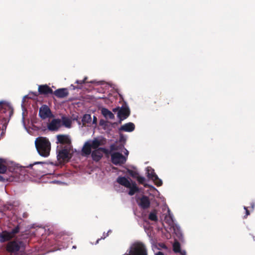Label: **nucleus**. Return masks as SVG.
I'll return each mask as SVG.
<instances>
[{
	"label": "nucleus",
	"mask_w": 255,
	"mask_h": 255,
	"mask_svg": "<svg viewBox=\"0 0 255 255\" xmlns=\"http://www.w3.org/2000/svg\"><path fill=\"white\" fill-rule=\"evenodd\" d=\"M115 145L113 144L110 146V150H108L105 148H98L95 149L92 152V156L93 159H100L105 156L107 158H109L111 155V159H126L128 158V151L125 148H123L122 152L124 154L118 152H114L115 150Z\"/></svg>",
	"instance_id": "obj_1"
},
{
	"label": "nucleus",
	"mask_w": 255,
	"mask_h": 255,
	"mask_svg": "<svg viewBox=\"0 0 255 255\" xmlns=\"http://www.w3.org/2000/svg\"><path fill=\"white\" fill-rule=\"evenodd\" d=\"M106 143V139L102 136L94 138L93 139L87 141L84 144L81 151V154L87 156L91 153V149H97L99 146L104 145Z\"/></svg>",
	"instance_id": "obj_2"
},
{
	"label": "nucleus",
	"mask_w": 255,
	"mask_h": 255,
	"mask_svg": "<svg viewBox=\"0 0 255 255\" xmlns=\"http://www.w3.org/2000/svg\"><path fill=\"white\" fill-rule=\"evenodd\" d=\"M56 152L57 159H70L74 155L80 153V151L73 149L72 146H63L62 145H57Z\"/></svg>",
	"instance_id": "obj_3"
},
{
	"label": "nucleus",
	"mask_w": 255,
	"mask_h": 255,
	"mask_svg": "<svg viewBox=\"0 0 255 255\" xmlns=\"http://www.w3.org/2000/svg\"><path fill=\"white\" fill-rule=\"evenodd\" d=\"M35 144L37 151L41 156L46 157L49 155L51 146L50 142L47 138L39 137L36 139Z\"/></svg>",
	"instance_id": "obj_4"
},
{
	"label": "nucleus",
	"mask_w": 255,
	"mask_h": 255,
	"mask_svg": "<svg viewBox=\"0 0 255 255\" xmlns=\"http://www.w3.org/2000/svg\"><path fill=\"white\" fill-rule=\"evenodd\" d=\"M117 181L119 184L129 189L128 192L129 195H133L139 191V189L135 183L125 177H119L117 179Z\"/></svg>",
	"instance_id": "obj_5"
},
{
	"label": "nucleus",
	"mask_w": 255,
	"mask_h": 255,
	"mask_svg": "<svg viewBox=\"0 0 255 255\" xmlns=\"http://www.w3.org/2000/svg\"><path fill=\"white\" fill-rule=\"evenodd\" d=\"M114 112L118 111V117L122 121L126 119L129 116L130 111L127 105H123L120 109L119 108H114L113 110Z\"/></svg>",
	"instance_id": "obj_6"
},
{
	"label": "nucleus",
	"mask_w": 255,
	"mask_h": 255,
	"mask_svg": "<svg viewBox=\"0 0 255 255\" xmlns=\"http://www.w3.org/2000/svg\"><path fill=\"white\" fill-rule=\"evenodd\" d=\"M39 116L42 120L50 119L53 117L51 110L45 105H43L39 108Z\"/></svg>",
	"instance_id": "obj_7"
},
{
	"label": "nucleus",
	"mask_w": 255,
	"mask_h": 255,
	"mask_svg": "<svg viewBox=\"0 0 255 255\" xmlns=\"http://www.w3.org/2000/svg\"><path fill=\"white\" fill-rule=\"evenodd\" d=\"M146 173L147 176L152 180L156 185L160 186L162 184V180L158 177L151 167H147L146 168Z\"/></svg>",
	"instance_id": "obj_8"
},
{
	"label": "nucleus",
	"mask_w": 255,
	"mask_h": 255,
	"mask_svg": "<svg viewBox=\"0 0 255 255\" xmlns=\"http://www.w3.org/2000/svg\"><path fill=\"white\" fill-rule=\"evenodd\" d=\"M57 144L63 146H72L71 144V139L69 135L59 134L56 136Z\"/></svg>",
	"instance_id": "obj_9"
},
{
	"label": "nucleus",
	"mask_w": 255,
	"mask_h": 255,
	"mask_svg": "<svg viewBox=\"0 0 255 255\" xmlns=\"http://www.w3.org/2000/svg\"><path fill=\"white\" fill-rule=\"evenodd\" d=\"M0 111L5 113L8 111L9 113V115L12 114V108L10 104L6 101H0Z\"/></svg>",
	"instance_id": "obj_10"
},
{
	"label": "nucleus",
	"mask_w": 255,
	"mask_h": 255,
	"mask_svg": "<svg viewBox=\"0 0 255 255\" xmlns=\"http://www.w3.org/2000/svg\"><path fill=\"white\" fill-rule=\"evenodd\" d=\"M17 232V230H14L11 232H3L0 234V242H4L12 238L14 234Z\"/></svg>",
	"instance_id": "obj_11"
},
{
	"label": "nucleus",
	"mask_w": 255,
	"mask_h": 255,
	"mask_svg": "<svg viewBox=\"0 0 255 255\" xmlns=\"http://www.w3.org/2000/svg\"><path fill=\"white\" fill-rule=\"evenodd\" d=\"M21 243L19 242H11L8 244L7 250L10 252H15L18 251L21 247Z\"/></svg>",
	"instance_id": "obj_12"
},
{
	"label": "nucleus",
	"mask_w": 255,
	"mask_h": 255,
	"mask_svg": "<svg viewBox=\"0 0 255 255\" xmlns=\"http://www.w3.org/2000/svg\"><path fill=\"white\" fill-rule=\"evenodd\" d=\"M138 205L143 209L147 208L149 207L150 201L148 198L145 196L137 199Z\"/></svg>",
	"instance_id": "obj_13"
},
{
	"label": "nucleus",
	"mask_w": 255,
	"mask_h": 255,
	"mask_svg": "<svg viewBox=\"0 0 255 255\" xmlns=\"http://www.w3.org/2000/svg\"><path fill=\"white\" fill-rule=\"evenodd\" d=\"M61 126V121L59 119H54L48 126V128L50 130H56Z\"/></svg>",
	"instance_id": "obj_14"
},
{
	"label": "nucleus",
	"mask_w": 255,
	"mask_h": 255,
	"mask_svg": "<svg viewBox=\"0 0 255 255\" xmlns=\"http://www.w3.org/2000/svg\"><path fill=\"white\" fill-rule=\"evenodd\" d=\"M134 125L132 123L129 122L122 126L119 128V130L126 132H131L134 130Z\"/></svg>",
	"instance_id": "obj_15"
},
{
	"label": "nucleus",
	"mask_w": 255,
	"mask_h": 255,
	"mask_svg": "<svg viewBox=\"0 0 255 255\" xmlns=\"http://www.w3.org/2000/svg\"><path fill=\"white\" fill-rule=\"evenodd\" d=\"M38 92L39 93L42 94H48L52 93V89L46 85L39 86Z\"/></svg>",
	"instance_id": "obj_16"
},
{
	"label": "nucleus",
	"mask_w": 255,
	"mask_h": 255,
	"mask_svg": "<svg viewBox=\"0 0 255 255\" xmlns=\"http://www.w3.org/2000/svg\"><path fill=\"white\" fill-rule=\"evenodd\" d=\"M144 187L147 188V189L145 191V192L148 193L150 195H155L156 192H158L157 190L152 185H149L147 184H144Z\"/></svg>",
	"instance_id": "obj_17"
},
{
	"label": "nucleus",
	"mask_w": 255,
	"mask_h": 255,
	"mask_svg": "<svg viewBox=\"0 0 255 255\" xmlns=\"http://www.w3.org/2000/svg\"><path fill=\"white\" fill-rule=\"evenodd\" d=\"M54 94L59 98H64L68 95L66 89H59L55 91Z\"/></svg>",
	"instance_id": "obj_18"
},
{
	"label": "nucleus",
	"mask_w": 255,
	"mask_h": 255,
	"mask_svg": "<svg viewBox=\"0 0 255 255\" xmlns=\"http://www.w3.org/2000/svg\"><path fill=\"white\" fill-rule=\"evenodd\" d=\"M102 115L106 118L109 119H114L115 116L114 114L107 109L103 108L101 110Z\"/></svg>",
	"instance_id": "obj_19"
},
{
	"label": "nucleus",
	"mask_w": 255,
	"mask_h": 255,
	"mask_svg": "<svg viewBox=\"0 0 255 255\" xmlns=\"http://www.w3.org/2000/svg\"><path fill=\"white\" fill-rule=\"evenodd\" d=\"M165 209H167L168 214L165 216V220L169 224L171 225L173 223V215L170 212V211L168 207L167 206L164 207Z\"/></svg>",
	"instance_id": "obj_20"
},
{
	"label": "nucleus",
	"mask_w": 255,
	"mask_h": 255,
	"mask_svg": "<svg viewBox=\"0 0 255 255\" xmlns=\"http://www.w3.org/2000/svg\"><path fill=\"white\" fill-rule=\"evenodd\" d=\"M63 125L67 128H70L71 127L72 120L67 117H63L62 118Z\"/></svg>",
	"instance_id": "obj_21"
},
{
	"label": "nucleus",
	"mask_w": 255,
	"mask_h": 255,
	"mask_svg": "<svg viewBox=\"0 0 255 255\" xmlns=\"http://www.w3.org/2000/svg\"><path fill=\"white\" fill-rule=\"evenodd\" d=\"M82 122L84 124H90L92 122V118L90 115L85 114L82 118Z\"/></svg>",
	"instance_id": "obj_22"
},
{
	"label": "nucleus",
	"mask_w": 255,
	"mask_h": 255,
	"mask_svg": "<svg viewBox=\"0 0 255 255\" xmlns=\"http://www.w3.org/2000/svg\"><path fill=\"white\" fill-rule=\"evenodd\" d=\"M173 251L176 253H179L181 255V252H184L180 250V244L178 242H175L173 245Z\"/></svg>",
	"instance_id": "obj_23"
},
{
	"label": "nucleus",
	"mask_w": 255,
	"mask_h": 255,
	"mask_svg": "<svg viewBox=\"0 0 255 255\" xmlns=\"http://www.w3.org/2000/svg\"><path fill=\"white\" fill-rule=\"evenodd\" d=\"M6 166L3 160H0V173H4L6 171Z\"/></svg>",
	"instance_id": "obj_24"
},
{
	"label": "nucleus",
	"mask_w": 255,
	"mask_h": 255,
	"mask_svg": "<svg viewBox=\"0 0 255 255\" xmlns=\"http://www.w3.org/2000/svg\"><path fill=\"white\" fill-rule=\"evenodd\" d=\"M149 219L153 221H156L157 220V213L155 211L151 212L149 215Z\"/></svg>",
	"instance_id": "obj_25"
},
{
	"label": "nucleus",
	"mask_w": 255,
	"mask_h": 255,
	"mask_svg": "<svg viewBox=\"0 0 255 255\" xmlns=\"http://www.w3.org/2000/svg\"><path fill=\"white\" fill-rule=\"evenodd\" d=\"M173 230L176 235L180 238L182 236L181 232L180 231V227L177 225L174 226L173 227Z\"/></svg>",
	"instance_id": "obj_26"
},
{
	"label": "nucleus",
	"mask_w": 255,
	"mask_h": 255,
	"mask_svg": "<svg viewBox=\"0 0 255 255\" xmlns=\"http://www.w3.org/2000/svg\"><path fill=\"white\" fill-rule=\"evenodd\" d=\"M137 181L144 185L145 179L144 177L139 176V175L137 176V177L136 178Z\"/></svg>",
	"instance_id": "obj_27"
},
{
	"label": "nucleus",
	"mask_w": 255,
	"mask_h": 255,
	"mask_svg": "<svg viewBox=\"0 0 255 255\" xmlns=\"http://www.w3.org/2000/svg\"><path fill=\"white\" fill-rule=\"evenodd\" d=\"M128 174L133 178H136L138 174L135 171L129 170L128 171Z\"/></svg>",
	"instance_id": "obj_28"
},
{
	"label": "nucleus",
	"mask_w": 255,
	"mask_h": 255,
	"mask_svg": "<svg viewBox=\"0 0 255 255\" xmlns=\"http://www.w3.org/2000/svg\"><path fill=\"white\" fill-rule=\"evenodd\" d=\"M113 161V163L114 164H116V165H117V164H123L124 163V160H112Z\"/></svg>",
	"instance_id": "obj_29"
},
{
	"label": "nucleus",
	"mask_w": 255,
	"mask_h": 255,
	"mask_svg": "<svg viewBox=\"0 0 255 255\" xmlns=\"http://www.w3.org/2000/svg\"><path fill=\"white\" fill-rule=\"evenodd\" d=\"M86 79L87 77H85L83 80H77L76 81V83L78 84H82L85 82Z\"/></svg>",
	"instance_id": "obj_30"
},
{
	"label": "nucleus",
	"mask_w": 255,
	"mask_h": 255,
	"mask_svg": "<svg viewBox=\"0 0 255 255\" xmlns=\"http://www.w3.org/2000/svg\"><path fill=\"white\" fill-rule=\"evenodd\" d=\"M120 140L121 142H125L126 140V137L123 134H120Z\"/></svg>",
	"instance_id": "obj_31"
},
{
	"label": "nucleus",
	"mask_w": 255,
	"mask_h": 255,
	"mask_svg": "<svg viewBox=\"0 0 255 255\" xmlns=\"http://www.w3.org/2000/svg\"><path fill=\"white\" fill-rule=\"evenodd\" d=\"M111 230H109L107 233H104L103 237H102V239H105L106 237L108 236L109 233L111 232Z\"/></svg>",
	"instance_id": "obj_32"
},
{
	"label": "nucleus",
	"mask_w": 255,
	"mask_h": 255,
	"mask_svg": "<svg viewBox=\"0 0 255 255\" xmlns=\"http://www.w3.org/2000/svg\"><path fill=\"white\" fill-rule=\"evenodd\" d=\"M106 122L104 121V120H101L100 121V125L101 126H104L105 125H106Z\"/></svg>",
	"instance_id": "obj_33"
},
{
	"label": "nucleus",
	"mask_w": 255,
	"mask_h": 255,
	"mask_svg": "<svg viewBox=\"0 0 255 255\" xmlns=\"http://www.w3.org/2000/svg\"><path fill=\"white\" fill-rule=\"evenodd\" d=\"M92 124L93 125H95V126L97 124V118L95 116L93 117V121H92Z\"/></svg>",
	"instance_id": "obj_34"
},
{
	"label": "nucleus",
	"mask_w": 255,
	"mask_h": 255,
	"mask_svg": "<svg viewBox=\"0 0 255 255\" xmlns=\"http://www.w3.org/2000/svg\"><path fill=\"white\" fill-rule=\"evenodd\" d=\"M244 209L246 210V216H248L250 214V213L248 210L247 208L246 207H244Z\"/></svg>",
	"instance_id": "obj_35"
},
{
	"label": "nucleus",
	"mask_w": 255,
	"mask_h": 255,
	"mask_svg": "<svg viewBox=\"0 0 255 255\" xmlns=\"http://www.w3.org/2000/svg\"><path fill=\"white\" fill-rule=\"evenodd\" d=\"M44 162H35L33 165H36V164H43ZM33 165V164H32ZM30 166H32V165H30Z\"/></svg>",
	"instance_id": "obj_36"
},
{
	"label": "nucleus",
	"mask_w": 255,
	"mask_h": 255,
	"mask_svg": "<svg viewBox=\"0 0 255 255\" xmlns=\"http://www.w3.org/2000/svg\"><path fill=\"white\" fill-rule=\"evenodd\" d=\"M155 255H164L161 252H158L155 254Z\"/></svg>",
	"instance_id": "obj_37"
},
{
	"label": "nucleus",
	"mask_w": 255,
	"mask_h": 255,
	"mask_svg": "<svg viewBox=\"0 0 255 255\" xmlns=\"http://www.w3.org/2000/svg\"><path fill=\"white\" fill-rule=\"evenodd\" d=\"M4 180V178L2 176L0 175V181H3Z\"/></svg>",
	"instance_id": "obj_38"
},
{
	"label": "nucleus",
	"mask_w": 255,
	"mask_h": 255,
	"mask_svg": "<svg viewBox=\"0 0 255 255\" xmlns=\"http://www.w3.org/2000/svg\"><path fill=\"white\" fill-rule=\"evenodd\" d=\"M22 122H23V124L24 126L25 127V124L24 122V118L23 117L22 118Z\"/></svg>",
	"instance_id": "obj_39"
},
{
	"label": "nucleus",
	"mask_w": 255,
	"mask_h": 255,
	"mask_svg": "<svg viewBox=\"0 0 255 255\" xmlns=\"http://www.w3.org/2000/svg\"><path fill=\"white\" fill-rule=\"evenodd\" d=\"M254 206H255V204L254 203H253L252 204V208H253V209L254 208Z\"/></svg>",
	"instance_id": "obj_40"
},
{
	"label": "nucleus",
	"mask_w": 255,
	"mask_h": 255,
	"mask_svg": "<svg viewBox=\"0 0 255 255\" xmlns=\"http://www.w3.org/2000/svg\"><path fill=\"white\" fill-rule=\"evenodd\" d=\"M52 182L53 183H61L60 181H53Z\"/></svg>",
	"instance_id": "obj_41"
},
{
	"label": "nucleus",
	"mask_w": 255,
	"mask_h": 255,
	"mask_svg": "<svg viewBox=\"0 0 255 255\" xmlns=\"http://www.w3.org/2000/svg\"><path fill=\"white\" fill-rule=\"evenodd\" d=\"M27 217V214L26 213H24L23 214V217Z\"/></svg>",
	"instance_id": "obj_42"
},
{
	"label": "nucleus",
	"mask_w": 255,
	"mask_h": 255,
	"mask_svg": "<svg viewBox=\"0 0 255 255\" xmlns=\"http://www.w3.org/2000/svg\"><path fill=\"white\" fill-rule=\"evenodd\" d=\"M100 239H98L97 241H96V244H98L99 243V241H100Z\"/></svg>",
	"instance_id": "obj_43"
},
{
	"label": "nucleus",
	"mask_w": 255,
	"mask_h": 255,
	"mask_svg": "<svg viewBox=\"0 0 255 255\" xmlns=\"http://www.w3.org/2000/svg\"><path fill=\"white\" fill-rule=\"evenodd\" d=\"M73 249H76V246H73Z\"/></svg>",
	"instance_id": "obj_44"
}]
</instances>
